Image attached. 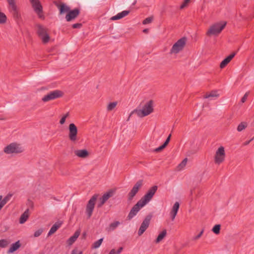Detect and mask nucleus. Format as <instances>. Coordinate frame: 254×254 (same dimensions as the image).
Returning <instances> with one entry per match:
<instances>
[{
	"label": "nucleus",
	"mask_w": 254,
	"mask_h": 254,
	"mask_svg": "<svg viewBox=\"0 0 254 254\" xmlns=\"http://www.w3.org/2000/svg\"><path fill=\"white\" fill-rule=\"evenodd\" d=\"M180 207V203L179 202H176L174 204L172 209L171 211V213L177 214L178 211Z\"/></svg>",
	"instance_id": "30"
},
{
	"label": "nucleus",
	"mask_w": 254,
	"mask_h": 254,
	"mask_svg": "<svg viewBox=\"0 0 254 254\" xmlns=\"http://www.w3.org/2000/svg\"><path fill=\"white\" fill-rule=\"evenodd\" d=\"M248 94H249L248 92L246 93L244 95V96L242 98L241 102L242 103H244L246 101L247 97L248 96Z\"/></svg>",
	"instance_id": "45"
},
{
	"label": "nucleus",
	"mask_w": 254,
	"mask_h": 254,
	"mask_svg": "<svg viewBox=\"0 0 254 254\" xmlns=\"http://www.w3.org/2000/svg\"><path fill=\"white\" fill-rule=\"evenodd\" d=\"M2 208V207L1 206H0V210H1V209Z\"/></svg>",
	"instance_id": "58"
},
{
	"label": "nucleus",
	"mask_w": 254,
	"mask_h": 254,
	"mask_svg": "<svg viewBox=\"0 0 254 254\" xmlns=\"http://www.w3.org/2000/svg\"><path fill=\"white\" fill-rule=\"evenodd\" d=\"M36 13L43 12V7L39 0H29Z\"/></svg>",
	"instance_id": "17"
},
{
	"label": "nucleus",
	"mask_w": 254,
	"mask_h": 254,
	"mask_svg": "<svg viewBox=\"0 0 254 254\" xmlns=\"http://www.w3.org/2000/svg\"><path fill=\"white\" fill-rule=\"evenodd\" d=\"M130 12L129 10H124L121 12L118 13L117 15L112 16L110 19L111 20H117L122 19V18L127 15Z\"/></svg>",
	"instance_id": "19"
},
{
	"label": "nucleus",
	"mask_w": 254,
	"mask_h": 254,
	"mask_svg": "<svg viewBox=\"0 0 254 254\" xmlns=\"http://www.w3.org/2000/svg\"><path fill=\"white\" fill-rule=\"evenodd\" d=\"M2 198V197L1 195H0V202H1V199Z\"/></svg>",
	"instance_id": "56"
},
{
	"label": "nucleus",
	"mask_w": 254,
	"mask_h": 254,
	"mask_svg": "<svg viewBox=\"0 0 254 254\" xmlns=\"http://www.w3.org/2000/svg\"><path fill=\"white\" fill-rule=\"evenodd\" d=\"M103 238H101L99 239L98 241L95 242L92 246V248L93 249H97L101 245L103 241Z\"/></svg>",
	"instance_id": "33"
},
{
	"label": "nucleus",
	"mask_w": 254,
	"mask_h": 254,
	"mask_svg": "<svg viewBox=\"0 0 254 254\" xmlns=\"http://www.w3.org/2000/svg\"><path fill=\"white\" fill-rule=\"evenodd\" d=\"M152 105L153 101L152 100H150L149 101L147 102L146 104H145V105L142 107V109H136L134 110L132 112V113L136 114L139 117H144L149 115L153 111Z\"/></svg>",
	"instance_id": "1"
},
{
	"label": "nucleus",
	"mask_w": 254,
	"mask_h": 254,
	"mask_svg": "<svg viewBox=\"0 0 254 254\" xmlns=\"http://www.w3.org/2000/svg\"><path fill=\"white\" fill-rule=\"evenodd\" d=\"M149 31V30L148 29H144L143 30V32L145 33H148Z\"/></svg>",
	"instance_id": "53"
},
{
	"label": "nucleus",
	"mask_w": 254,
	"mask_h": 254,
	"mask_svg": "<svg viewBox=\"0 0 254 254\" xmlns=\"http://www.w3.org/2000/svg\"><path fill=\"white\" fill-rule=\"evenodd\" d=\"M12 195V194H8L3 199H1V202H0V206L3 207V206L10 200Z\"/></svg>",
	"instance_id": "27"
},
{
	"label": "nucleus",
	"mask_w": 254,
	"mask_h": 254,
	"mask_svg": "<svg viewBox=\"0 0 254 254\" xmlns=\"http://www.w3.org/2000/svg\"><path fill=\"white\" fill-rule=\"evenodd\" d=\"M236 53L234 52L231 54L229 56L225 58L220 63V67L221 68H223L226 65L232 60V59L236 55Z\"/></svg>",
	"instance_id": "18"
},
{
	"label": "nucleus",
	"mask_w": 254,
	"mask_h": 254,
	"mask_svg": "<svg viewBox=\"0 0 254 254\" xmlns=\"http://www.w3.org/2000/svg\"><path fill=\"white\" fill-rule=\"evenodd\" d=\"M69 116V113H66L65 115H64L62 118V119H61L60 121V123L61 124V125H63L65 122V120L66 119L67 117H68Z\"/></svg>",
	"instance_id": "38"
},
{
	"label": "nucleus",
	"mask_w": 254,
	"mask_h": 254,
	"mask_svg": "<svg viewBox=\"0 0 254 254\" xmlns=\"http://www.w3.org/2000/svg\"><path fill=\"white\" fill-rule=\"evenodd\" d=\"M5 120V119L4 118L0 117V120Z\"/></svg>",
	"instance_id": "55"
},
{
	"label": "nucleus",
	"mask_w": 254,
	"mask_h": 254,
	"mask_svg": "<svg viewBox=\"0 0 254 254\" xmlns=\"http://www.w3.org/2000/svg\"><path fill=\"white\" fill-rule=\"evenodd\" d=\"M158 189L157 186H153L149 189L146 193L140 199L145 205L149 202Z\"/></svg>",
	"instance_id": "10"
},
{
	"label": "nucleus",
	"mask_w": 254,
	"mask_h": 254,
	"mask_svg": "<svg viewBox=\"0 0 254 254\" xmlns=\"http://www.w3.org/2000/svg\"><path fill=\"white\" fill-rule=\"evenodd\" d=\"M63 224V222L61 221H58L56 222L51 227L50 231L48 232V236H49L55 233L57 230Z\"/></svg>",
	"instance_id": "20"
},
{
	"label": "nucleus",
	"mask_w": 254,
	"mask_h": 254,
	"mask_svg": "<svg viewBox=\"0 0 254 254\" xmlns=\"http://www.w3.org/2000/svg\"><path fill=\"white\" fill-rule=\"evenodd\" d=\"M143 185V180H138L133 186V188L128 193V200L131 201L132 200L134 196L138 192L139 190L141 188V187Z\"/></svg>",
	"instance_id": "11"
},
{
	"label": "nucleus",
	"mask_w": 254,
	"mask_h": 254,
	"mask_svg": "<svg viewBox=\"0 0 254 254\" xmlns=\"http://www.w3.org/2000/svg\"><path fill=\"white\" fill-rule=\"evenodd\" d=\"M135 2H136V1H135L134 2H133V5L135 4Z\"/></svg>",
	"instance_id": "59"
},
{
	"label": "nucleus",
	"mask_w": 254,
	"mask_h": 254,
	"mask_svg": "<svg viewBox=\"0 0 254 254\" xmlns=\"http://www.w3.org/2000/svg\"><path fill=\"white\" fill-rule=\"evenodd\" d=\"M145 205V204L143 203V202H142L140 200H139L131 209L127 216V219L129 220L132 219L137 214L141 208L144 207Z\"/></svg>",
	"instance_id": "9"
},
{
	"label": "nucleus",
	"mask_w": 254,
	"mask_h": 254,
	"mask_svg": "<svg viewBox=\"0 0 254 254\" xmlns=\"http://www.w3.org/2000/svg\"><path fill=\"white\" fill-rule=\"evenodd\" d=\"M225 156L224 148L223 146L220 147L216 152L215 155V162L220 164L224 160Z\"/></svg>",
	"instance_id": "13"
},
{
	"label": "nucleus",
	"mask_w": 254,
	"mask_h": 254,
	"mask_svg": "<svg viewBox=\"0 0 254 254\" xmlns=\"http://www.w3.org/2000/svg\"><path fill=\"white\" fill-rule=\"evenodd\" d=\"M153 20V17L150 16L145 18L142 22L143 24H147L151 23Z\"/></svg>",
	"instance_id": "36"
},
{
	"label": "nucleus",
	"mask_w": 254,
	"mask_h": 254,
	"mask_svg": "<svg viewBox=\"0 0 254 254\" xmlns=\"http://www.w3.org/2000/svg\"><path fill=\"white\" fill-rule=\"evenodd\" d=\"M77 128L73 123L69 125V138L72 141H75L77 139Z\"/></svg>",
	"instance_id": "15"
},
{
	"label": "nucleus",
	"mask_w": 254,
	"mask_h": 254,
	"mask_svg": "<svg viewBox=\"0 0 254 254\" xmlns=\"http://www.w3.org/2000/svg\"><path fill=\"white\" fill-rule=\"evenodd\" d=\"M121 223L119 221H115L113 223H111L109 225V230L110 231H114L120 225Z\"/></svg>",
	"instance_id": "28"
},
{
	"label": "nucleus",
	"mask_w": 254,
	"mask_h": 254,
	"mask_svg": "<svg viewBox=\"0 0 254 254\" xmlns=\"http://www.w3.org/2000/svg\"><path fill=\"white\" fill-rule=\"evenodd\" d=\"M42 232H43V229H40L35 232V233L34 234V236L35 237H38L41 235Z\"/></svg>",
	"instance_id": "39"
},
{
	"label": "nucleus",
	"mask_w": 254,
	"mask_h": 254,
	"mask_svg": "<svg viewBox=\"0 0 254 254\" xmlns=\"http://www.w3.org/2000/svg\"><path fill=\"white\" fill-rule=\"evenodd\" d=\"M114 192L112 190H110L106 193L103 194V195L100 198L101 199L106 202L108 199L112 197L113 195Z\"/></svg>",
	"instance_id": "25"
},
{
	"label": "nucleus",
	"mask_w": 254,
	"mask_h": 254,
	"mask_svg": "<svg viewBox=\"0 0 254 254\" xmlns=\"http://www.w3.org/2000/svg\"><path fill=\"white\" fill-rule=\"evenodd\" d=\"M226 23V22H224L223 23H216L212 25L206 32V35L208 36L218 35L225 28Z\"/></svg>",
	"instance_id": "3"
},
{
	"label": "nucleus",
	"mask_w": 254,
	"mask_h": 254,
	"mask_svg": "<svg viewBox=\"0 0 254 254\" xmlns=\"http://www.w3.org/2000/svg\"><path fill=\"white\" fill-rule=\"evenodd\" d=\"M80 232L79 230H77L75 231L73 236L70 237L67 240V243L69 245H71L73 244L75 241L76 240L77 238L79 237L80 235Z\"/></svg>",
	"instance_id": "24"
},
{
	"label": "nucleus",
	"mask_w": 254,
	"mask_h": 254,
	"mask_svg": "<svg viewBox=\"0 0 254 254\" xmlns=\"http://www.w3.org/2000/svg\"><path fill=\"white\" fill-rule=\"evenodd\" d=\"M54 3L59 9L60 15L64 14L65 13H67L70 10V7L68 6L60 1H54Z\"/></svg>",
	"instance_id": "14"
},
{
	"label": "nucleus",
	"mask_w": 254,
	"mask_h": 254,
	"mask_svg": "<svg viewBox=\"0 0 254 254\" xmlns=\"http://www.w3.org/2000/svg\"><path fill=\"white\" fill-rule=\"evenodd\" d=\"M171 134H169V135L168 136V137L167 138V139H166L165 141L164 142V144H165L166 146H167V145L168 144L169 142H170V139H171Z\"/></svg>",
	"instance_id": "46"
},
{
	"label": "nucleus",
	"mask_w": 254,
	"mask_h": 254,
	"mask_svg": "<svg viewBox=\"0 0 254 254\" xmlns=\"http://www.w3.org/2000/svg\"><path fill=\"white\" fill-rule=\"evenodd\" d=\"M105 203V202L104 201H103L101 199V198H100L99 202L97 204V207H98V208L101 207Z\"/></svg>",
	"instance_id": "48"
},
{
	"label": "nucleus",
	"mask_w": 254,
	"mask_h": 254,
	"mask_svg": "<svg viewBox=\"0 0 254 254\" xmlns=\"http://www.w3.org/2000/svg\"><path fill=\"white\" fill-rule=\"evenodd\" d=\"M176 215H177L176 214H174V213H171V212H170V216H171V219L172 221H173L175 219Z\"/></svg>",
	"instance_id": "51"
},
{
	"label": "nucleus",
	"mask_w": 254,
	"mask_h": 254,
	"mask_svg": "<svg viewBox=\"0 0 254 254\" xmlns=\"http://www.w3.org/2000/svg\"><path fill=\"white\" fill-rule=\"evenodd\" d=\"M248 126V124L246 122H241L237 127V130L238 131H241L245 128H246Z\"/></svg>",
	"instance_id": "32"
},
{
	"label": "nucleus",
	"mask_w": 254,
	"mask_h": 254,
	"mask_svg": "<svg viewBox=\"0 0 254 254\" xmlns=\"http://www.w3.org/2000/svg\"><path fill=\"white\" fill-rule=\"evenodd\" d=\"M23 151V148L20 147L19 144L16 143H11L4 147L3 151L7 154L20 153Z\"/></svg>",
	"instance_id": "7"
},
{
	"label": "nucleus",
	"mask_w": 254,
	"mask_h": 254,
	"mask_svg": "<svg viewBox=\"0 0 254 254\" xmlns=\"http://www.w3.org/2000/svg\"><path fill=\"white\" fill-rule=\"evenodd\" d=\"M187 42V38L183 37L178 40L172 46L170 54H178L184 48Z\"/></svg>",
	"instance_id": "4"
},
{
	"label": "nucleus",
	"mask_w": 254,
	"mask_h": 254,
	"mask_svg": "<svg viewBox=\"0 0 254 254\" xmlns=\"http://www.w3.org/2000/svg\"><path fill=\"white\" fill-rule=\"evenodd\" d=\"M203 233V230H202L197 235L193 238V240H196L198 239L202 236Z\"/></svg>",
	"instance_id": "43"
},
{
	"label": "nucleus",
	"mask_w": 254,
	"mask_h": 254,
	"mask_svg": "<svg viewBox=\"0 0 254 254\" xmlns=\"http://www.w3.org/2000/svg\"><path fill=\"white\" fill-rule=\"evenodd\" d=\"M114 252L113 251H111L109 254H114Z\"/></svg>",
	"instance_id": "54"
},
{
	"label": "nucleus",
	"mask_w": 254,
	"mask_h": 254,
	"mask_svg": "<svg viewBox=\"0 0 254 254\" xmlns=\"http://www.w3.org/2000/svg\"><path fill=\"white\" fill-rule=\"evenodd\" d=\"M10 243V241L7 239L0 240V248H4L6 247Z\"/></svg>",
	"instance_id": "29"
},
{
	"label": "nucleus",
	"mask_w": 254,
	"mask_h": 254,
	"mask_svg": "<svg viewBox=\"0 0 254 254\" xmlns=\"http://www.w3.org/2000/svg\"><path fill=\"white\" fill-rule=\"evenodd\" d=\"M190 0H184L183 3L181 5L180 8L183 9L190 2Z\"/></svg>",
	"instance_id": "41"
},
{
	"label": "nucleus",
	"mask_w": 254,
	"mask_h": 254,
	"mask_svg": "<svg viewBox=\"0 0 254 254\" xmlns=\"http://www.w3.org/2000/svg\"><path fill=\"white\" fill-rule=\"evenodd\" d=\"M74 153L78 157L82 158H85L89 155V153L86 149L75 150Z\"/></svg>",
	"instance_id": "21"
},
{
	"label": "nucleus",
	"mask_w": 254,
	"mask_h": 254,
	"mask_svg": "<svg viewBox=\"0 0 254 254\" xmlns=\"http://www.w3.org/2000/svg\"><path fill=\"white\" fill-rule=\"evenodd\" d=\"M37 33L43 43L46 44L49 41L50 36L47 33V29L42 25H37Z\"/></svg>",
	"instance_id": "6"
},
{
	"label": "nucleus",
	"mask_w": 254,
	"mask_h": 254,
	"mask_svg": "<svg viewBox=\"0 0 254 254\" xmlns=\"http://www.w3.org/2000/svg\"><path fill=\"white\" fill-rule=\"evenodd\" d=\"M219 94H217V91H212L210 93L207 94L204 96L205 98H209L210 97H218Z\"/></svg>",
	"instance_id": "31"
},
{
	"label": "nucleus",
	"mask_w": 254,
	"mask_h": 254,
	"mask_svg": "<svg viewBox=\"0 0 254 254\" xmlns=\"http://www.w3.org/2000/svg\"><path fill=\"white\" fill-rule=\"evenodd\" d=\"M83 236H84V237H85V236H86V233H83Z\"/></svg>",
	"instance_id": "57"
},
{
	"label": "nucleus",
	"mask_w": 254,
	"mask_h": 254,
	"mask_svg": "<svg viewBox=\"0 0 254 254\" xmlns=\"http://www.w3.org/2000/svg\"><path fill=\"white\" fill-rule=\"evenodd\" d=\"M166 147V146L165 144H163L162 145H161L159 147L155 149L154 150V151L155 152H160V151H161L162 150H163Z\"/></svg>",
	"instance_id": "40"
},
{
	"label": "nucleus",
	"mask_w": 254,
	"mask_h": 254,
	"mask_svg": "<svg viewBox=\"0 0 254 254\" xmlns=\"http://www.w3.org/2000/svg\"><path fill=\"white\" fill-rule=\"evenodd\" d=\"M64 93L61 90H55L50 91L47 95H45L42 99V101L47 102L51 100H55L63 97Z\"/></svg>",
	"instance_id": "5"
},
{
	"label": "nucleus",
	"mask_w": 254,
	"mask_h": 254,
	"mask_svg": "<svg viewBox=\"0 0 254 254\" xmlns=\"http://www.w3.org/2000/svg\"><path fill=\"white\" fill-rule=\"evenodd\" d=\"M99 195L98 194H94L89 200L86 206V213L88 218H90L92 215L94 210L95 202L97 199Z\"/></svg>",
	"instance_id": "8"
},
{
	"label": "nucleus",
	"mask_w": 254,
	"mask_h": 254,
	"mask_svg": "<svg viewBox=\"0 0 254 254\" xmlns=\"http://www.w3.org/2000/svg\"><path fill=\"white\" fill-rule=\"evenodd\" d=\"M80 13V10L78 8L69 10L65 16L66 20L68 22L75 19Z\"/></svg>",
	"instance_id": "16"
},
{
	"label": "nucleus",
	"mask_w": 254,
	"mask_h": 254,
	"mask_svg": "<svg viewBox=\"0 0 254 254\" xmlns=\"http://www.w3.org/2000/svg\"><path fill=\"white\" fill-rule=\"evenodd\" d=\"M21 246V244L20 243L19 241L16 242L15 243L12 244L9 250L7 251V253H13L16 250H17Z\"/></svg>",
	"instance_id": "23"
},
{
	"label": "nucleus",
	"mask_w": 254,
	"mask_h": 254,
	"mask_svg": "<svg viewBox=\"0 0 254 254\" xmlns=\"http://www.w3.org/2000/svg\"><path fill=\"white\" fill-rule=\"evenodd\" d=\"M123 248L122 247H120L117 251H116L115 249H112L111 251H113L114 252V254H120L122 250H123Z\"/></svg>",
	"instance_id": "47"
},
{
	"label": "nucleus",
	"mask_w": 254,
	"mask_h": 254,
	"mask_svg": "<svg viewBox=\"0 0 254 254\" xmlns=\"http://www.w3.org/2000/svg\"><path fill=\"white\" fill-rule=\"evenodd\" d=\"M221 225L220 224L215 225L212 228V232L215 234H218L220 233Z\"/></svg>",
	"instance_id": "34"
},
{
	"label": "nucleus",
	"mask_w": 254,
	"mask_h": 254,
	"mask_svg": "<svg viewBox=\"0 0 254 254\" xmlns=\"http://www.w3.org/2000/svg\"><path fill=\"white\" fill-rule=\"evenodd\" d=\"M27 205H29L31 208L33 207V203L29 199L28 200V202L27 203Z\"/></svg>",
	"instance_id": "50"
},
{
	"label": "nucleus",
	"mask_w": 254,
	"mask_h": 254,
	"mask_svg": "<svg viewBox=\"0 0 254 254\" xmlns=\"http://www.w3.org/2000/svg\"><path fill=\"white\" fill-rule=\"evenodd\" d=\"M82 26V24L81 23H75V24H73L72 25V27L73 28H81Z\"/></svg>",
	"instance_id": "44"
},
{
	"label": "nucleus",
	"mask_w": 254,
	"mask_h": 254,
	"mask_svg": "<svg viewBox=\"0 0 254 254\" xmlns=\"http://www.w3.org/2000/svg\"><path fill=\"white\" fill-rule=\"evenodd\" d=\"M117 103L116 102L110 103L107 106L108 111H112L116 106Z\"/></svg>",
	"instance_id": "35"
},
{
	"label": "nucleus",
	"mask_w": 254,
	"mask_h": 254,
	"mask_svg": "<svg viewBox=\"0 0 254 254\" xmlns=\"http://www.w3.org/2000/svg\"><path fill=\"white\" fill-rule=\"evenodd\" d=\"M151 218L152 215L150 214H149L145 217L138 231V236H140L142 235L149 227Z\"/></svg>",
	"instance_id": "12"
},
{
	"label": "nucleus",
	"mask_w": 254,
	"mask_h": 254,
	"mask_svg": "<svg viewBox=\"0 0 254 254\" xmlns=\"http://www.w3.org/2000/svg\"><path fill=\"white\" fill-rule=\"evenodd\" d=\"M29 216V209L27 208L20 216L19 223L24 224L28 219Z\"/></svg>",
	"instance_id": "22"
},
{
	"label": "nucleus",
	"mask_w": 254,
	"mask_h": 254,
	"mask_svg": "<svg viewBox=\"0 0 254 254\" xmlns=\"http://www.w3.org/2000/svg\"><path fill=\"white\" fill-rule=\"evenodd\" d=\"M37 15H38L39 17L41 19H44L45 17L44 15L43 14V12H40L39 13H36Z\"/></svg>",
	"instance_id": "49"
},
{
	"label": "nucleus",
	"mask_w": 254,
	"mask_h": 254,
	"mask_svg": "<svg viewBox=\"0 0 254 254\" xmlns=\"http://www.w3.org/2000/svg\"><path fill=\"white\" fill-rule=\"evenodd\" d=\"M254 139V137L251 139L250 140L247 141L244 143V145H248Z\"/></svg>",
	"instance_id": "52"
},
{
	"label": "nucleus",
	"mask_w": 254,
	"mask_h": 254,
	"mask_svg": "<svg viewBox=\"0 0 254 254\" xmlns=\"http://www.w3.org/2000/svg\"><path fill=\"white\" fill-rule=\"evenodd\" d=\"M82 252L81 251L78 250L77 249H74L71 251V254H82Z\"/></svg>",
	"instance_id": "42"
},
{
	"label": "nucleus",
	"mask_w": 254,
	"mask_h": 254,
	"mask_svg": "<svg viewBox=\"0 0 254 254\" xmlns=\"http://www.w3.org/2000/svg\"><path fill=\"white\" fill-rule=\"evenodd\" d=\"M167 232L166 230H164L162 231L158 236L157 238H156L155 240V242L156 243H159L160 241H161L166 236Z\"/></svg>",
	"instance_id": "26"
},
{
	"label": "nucleus",
	"mask_w": 254,
	"mask_h": 254,
	"mask_svg": "<svg viewBox=\"0 0 254 254\" xmlns=\"http://www.w3.org/2000/svg\"><path fill=\"white\" fill-rule=\"evenodd\" d=\"M8 3V9L13 18L17 21L21 19V15L15 3V0H6Z\"/></svg>",
	"instance_id": "2"
},
{
	"label": "nucleus",
	"mask_w": 254,
	"mask_h": 254,
	"mask_svg": "<svg viewBox=\"0 0 254 254\" xmlns=\"http://www.w3.org/2000/svg\"><path fill=\"white\" fill-rule=\"evenodd\" d=\"M188 159L187 158H185L182 162L179 165L178 167L180 168V169L184 167L187 164Z\"/></svg>",
	"instance_id": "37"
}]
</instances>
